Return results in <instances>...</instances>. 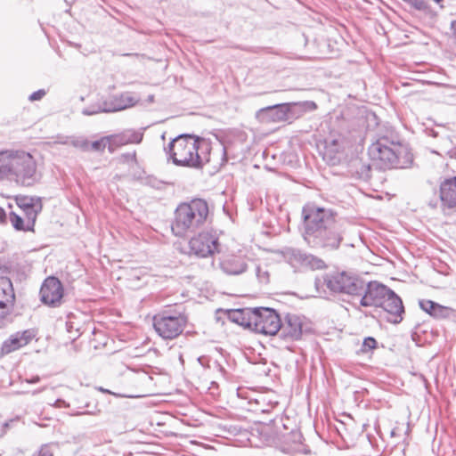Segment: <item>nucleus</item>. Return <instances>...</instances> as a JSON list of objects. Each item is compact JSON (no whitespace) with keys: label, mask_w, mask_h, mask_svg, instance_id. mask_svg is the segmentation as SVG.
<instances>
[{"label":"nucleus","mask_w":456,"mask_h":456,"mask_svg":"<svg viewBox=\"0 0 456 456\" xmlns=\"http://www.w3.org/2000/svg\"><path fill=\"white\" fill-rule=\"evenodd\" d=\"M304 239L312 248L338 249L343 240V223L336 213L314 204H306L302 209Z\"/></svg>","instance_id":"obj_1"},{"label":"nucleus","mask_w":456,"mask_h":456,"mask_svg":"<svg viewBox=\"0 0 456 456\" xmlns=\"http://www.w3.org/2000/svg\"><path fill=\"white\" fill-rule=\"evenodd\" d=\"M108 143L110 144L109 137H103L100 140L90 142V151H103Z\"/></svg>","instance_id":"obj_30"},{"label":"nucleus","mask_w":456,"mask_h":456,"mask_svg":"<svg viewBox=\"0 0 456 456\" xmlns=\"http://www.w3.org/2000/svg\"><path fill=\"white\" fill-rule=\"evenodd\" d=\"M43 206L42 202H37L36 205L30 206V208L23 210L25 215V219L27 222V229L28 231H33L37 215L42 211Z\"/></svg>","instance_id":"obj_25"},{"label":"nucleus","mask_w":456,"mask_h":456,"mask_svg":"<svg viewBox=\"0 0 456 456\" xmlns=\"http://www.w3.org/2000/svg\"><path fill=\"white\" fill-rule=\"evenodd\" d=\"M220 267L224 273L230 275H238L246 271L247 265L238 257H229L220 263Z\"/></svg>","instance_id":"obj_22"},{"label":"nucleus","mask_w":456,"mask_h":456,"mask_svg":"<svg viewBox=\"0 0 456 456\" xmlns=\"http://www.w3.org/2000/svg\"><path fill=\"white\" fill-rule=\"evenodd\" d=\"M36 336L33 330H25L12 334L5 339L1 346V354H9L20 348L27 346Z\"/></svg>","instance_id":"obj_14"},{"label":"nucleus","mask_w":456,"mask_h":456,"mask_svg":"<svg viewBox=\"0 0 456 456\" xmlns=\"http://www.w3.org/2000/svg\"><path fill=\"white\" fill-rule=\"evenodd\" d=\"M370 165L367 164H363L362 165L361 167V169L357 171L360 178L363 179V180H368L370 178Z\"/></svg>","instance_id":"obj_32"},{"label":"nucleus","mask_w":456,"mask_h":456,"mask_svg":"<svg viewBox=\"0 0 456 456\" xmlns=\"http://www.w3.org/2000/svg\"><path fill=\"white\" fill-rule=\"evenodd\" d=\"M208 216V205L202 199H193L180 204L175 210L172 231L175 236L183 237L200 228Z\"/></svg>","instance_id":"obj_4"},{"label":"nucleus","mask_w":456,"mask_h":456,"mask_svg":"<svg viewBox=\"0 0 456 456\" xmlns=\"http://www.w3.org/2000/svg\"><path fill=\"white\" fill-rule=\"evenodd\" d=\"M70 145L82 151H90V142L84 136H70Z\"/></svg>","instance_id":"obj_27"},{"label":"nucleus","mask_w":456,"mask_h":456,"mask_svg":"<svg viewBox=\"0 0 456 456\" xmlns=\"http://www.w3.org/2000/svg\"><path fill=\"white\" fill-rule=\"evenodd\" d=\"M32 456H54V446L52 444H44Z\"/></svg>","instance_id":"obj_31"},{"label":"nucleus","mask_w":456,"mask_h":456,"mask_svg":"<svg viewBox=\"0 0 456 456\" xmlns=\"http://www.w3.org/2000/svg\"><path fill=\"white\" fill-rule=\"evenodd\" d=\"M390 290L391 289L379 281H372L370 282H365L363 280V289L359 294L360 306L379 307L380 304H382V301L385 300V297L387 296Z\"/></svg>","instance_id":"obj_11"},{"label":"nucleus","mask_w":456,"mask_h":456,"mask_svg":"<svg viewBox=\"0 0 456 456\" xmlns=\"http://www.w3.org/2000/svg\"><path fill=\"white\" fill-rule=\"evenodd\" d=\"M6 219H7L6 213L4 212V210L3 208H0V223L1 224L5 223Z\"/></svg>","instance_id":"obj_39"},{"label":"nucleus","mask_w":456,"mask_h":456,"mask_svg":"<svg viewBox=\"0 0 456 456\" xmlns=\"http://www.w3.org/2000/svg\"><path fill=\"white\" fill-rule=\"evenodd\" d=\"M282 255L284 258L291 265H302L305 263H309L310 256L301 252L299 249H296L293 248H287L282 250Z\"/></svg>","instance_id":"obj_23"},{"label":"nucleus","mask_w":456,"mask_h":456,"mask_svg":"<svg viewBox=\"0 0 456 456\" xmlns=\"http://www.w3.org/2000/svg\"><path fill=\"white\" fill-rule=\"evenodd\" d=\"M256 274L258 281L262 283H267L269 281V273L267 271H264L260 266H256Z\"/></svg>","instance_id":"obj_34"},{"label":"nucleus","mask_w":456,"mask_h":456,"mask_svg":"<svg viewBox=\"0 0 456 456\" xmlns=\"http://www.w3.org/2000/svg\"><path fill=\"white\" fill-rule=\"evenodd\" d=\"M309 104H310V107H312L313 109H316V107H317L315 102H310Z\"/></svg>","instance_id":"obj_42"},{"label":"nucleus","mask_w":456,"mask_h":456,"mask_svg":"<svg viewBox=\"0 0 456 456\" xmlns=\"http://www.w3.org/2000/svg\"><path fill=\"white\" fill-rule=\"evenodd\" d=\"M41 301L50 306L60 305L63 297V287L59 279L48 277L40 289Z\"/></svg>","instance_id":"obj_12"},{"label":"nucleus","mask_w":456,"mask_h":456,"mask_svg":"<svg viewBox=\"0 0 456 456\" xmlns=\"http://www.w3.org/2000/svg\"><path fill=\"white\" fill-rule=\"evenodd\" d=\"M249 313L248 323L249 328L265 335H276L281 329V318L279 314L271 308H253Z\"/></svg>","instance_id":"obj_7"},{"label":"nucleus","mask_w":456,"mask_h":456,"mask_svg":"<svg viewBox=\"0 0 456 456\" xmlns=\"http://www.w3.org/2000/svg\"><path fill=\"white\" fill-rule=\"evenodd\" d=\"M376 345H377V341L373 338H366L364 340H363V347L364 348H368V349H373L376 347Z\"/></svg>","instance_id":"obj_37"},{"label":"nucleus","mask_w":456,"mask_h":456,"mask_svg":"<svg viewBox=\"0 0 456 456\" xmlns=\"http://www.w3.org/2000/svg\"><path fill=\"white\" fill-rule=\"evenodd\" d=\"M9 220L12 225L18 231H28L27 222L25 218H22L19 215L11 212L9 215Z\"/></svg>","instance_id":"obj_28"},{"label":"nucleus","mask_w":456,"mask_h":456,"mask_svg":"<svg viewBox=\"0 0 456 456\" xmlns=\"http://www.w3.org/2000/svg\"><path fill=\"white\" fill-rule=\"evenodd\" d=\"M67 327H68V331H69V332H70L69 328H71V327H72V326H71V324H70V323H67Z\"/></svg>","instance_id":"obj_44"},{"label":"nucleus","mask_w":456,"mask_h":456,"mask_svg":"<svg viewBox=\"0 0 456 456\" xmlns=\"http://www.w3.org/2000/svg\"><path fill=\"white\" fill-rule=\"evenodd\" d=\"M153 100V96H150V101H152Z\"/></svg>","instance_id":"obj_46"},{"label":"nucleus","mask_w":456,"mask_h":456,"mask_svg":"<svg viewBox=\"0 0 456 456\" xmlns=\"http://www.w3.org/2000/svg\"><path fill=\"white\" fill-rule=\"evenodd\" d=\"M326 285L334 292L359 297V294L363 289V279L346 272H341L329 276Z\"/></svg>","instance_id":"obj_8"},{"label":"nucleus","mask_w":456,"mask_h":456,"mask_svg":"<svg viewBox=\"0 0 456 456\" xmlns=\"http://www.w3.org/2000/svg\"><path fill=\"white\" fill-rule=\"evenodd\" d=\"M371 160L380 169L407 168L413 161L412 154L407 145L379 140L369 147Z\"/></svg>","instance_id":"obj_3"},{"label":"nucleus","mask_w":456,"mask_h":456,"mask_svg":"<svg viewBox=\"0 0 456 456\" xmlns=\"http://www.w3.org/2000/svg\"><path fill=\"white\" fill-rule=\"evenodd\" d=\"M186 317L172 310H164L153 316V327L159 337L164 339L177 338L185 328Z\"/></svg>","instance_id":"obj_6"},{"label":"nucleus","mask_w":456,"mask_h":456,"mask_svg":"<svg viewBox=\"0 0 456 456\" xmlns=\"http://www.w3.org/2000/svg\"><path fill=\"white\" fill-rule=\"evenodd\" d=\"M12 308L2 309L0 308V328L5 326L9 322V314Z\"/></svg>","instance_id":"obj_33"},{"label":"nucleus","mask_w":456,"mask_h":456,"mask_svg":"<svg viewBox=\"0 0 456 456\" xmlns=\"http://www.w3.org/2000/svg\"><path fill=\"white\" fill-rule=\"evenodd\" d=\"M142 139V134L134 131H126L122 134L111 135L109 137L110 146H121L128 143H139Z\"/></svg>","instance_id":"obj_20"},{"label":"nucleus","mask_w":456,"mask_h":456,"mask_svg":"<svg viewBox=\"0 0 456 456\" xmlns=\"http://www.w3.org/2000/svg\"><path fill=\"white\" fill-rule=\"evenodd\" d=\"M289 110L288 104H275L262 108L257 111L256 117L260 118L265 113H269L273 121H283L287 119Z\"/></svg>","instance_id":"obj_21"},{"label":"nucleus","mask_w":456,"mask_h":456,"mask_svg":"<svg viewBox=\"0 0 456 456\" xmlns=\"http://www.w3.org/2000/svg\"><path fill=\"white\" fill-rule=\"evenodd\" d=\"M37 202H41V200L34 197H23L17 200V204L22 211L30 208L32 204L36 205Z\"/></svg>","instance_id":"obj_29"},{"label":"nucleus","mask_w":456,"mask_h":456,"mask_svg":"<svg viewBox=\"0 0 456 456\" xmlns=\"http://www.w3.org/2000/svg\"><path fill=\"white\" fill-rule=\"evenodd\" d=\"M419 305L424 312L435 318H448L452 312V308L439 305L432 300L422 299L419 300Z\"/></svg>","instance_id":"obj_19"},{"label":"nucleus","mask_w":456,"mask_h":456,"mask_svg":"<svg viewBox=\"0 0 456 456\" xmlns=\"http://www.w3.org/2000/svg\"><path fill=\"white\" fill-rule=\"evenodd\" d=\"M42 390H43V389H40V390H37V391H34V392H33V394L35 395V394H37V393H38V392H41Z\"/></svg>","instance_id":"obj_45"},{"label":"nucleus","mask_w":456,"mask_h":456,"mask_svg":"<svg viewBox=\"0 0 456 456\" xmlns=\"http://www.w3.org/2000/svg\"><path fill=\"white\" fill-rule=\"evenodd\" d=\"M100 411L98 409L95 408V411H81V412H77V414L79 415V414H93V415H95L99 412Z\"/></svg>","instance_id":"obj_41"},{"label":"nucleus","mask_w":456,"mask_h":456,"mask_svg":"<svg viewBox=\"0 0 456 456\" xmlns=\"http://www.w3.org/2000/svg\"><path fill=\"white\" fill-rule=\"evenodd\" d=\"M54 406L58 407V408H61V407H65L66 408V407H69V403H66L62 399H58V400L55 401Z\"/></svg>","instance_id":"obj_38"},{"label":"nucleus","mask_w":456,"mask_h":456,"mask_svg":"<svg viewBox=\"0 0 456 456\" xmlns=\"http://www.w3.org/2000/svg\"><path fill=\"white\" fill-rule=\"evenodd\" d=\"M139 102L140 97L130 92H125L120 94L109 97L97 107L84 109L82 112L88 116L100 112H116L131 108L136 105Z\"/></svg>","instance_id":"obj_9"},{"label":"nucleus","mask_w":456,"mask_h":456,"mask_svg":"<svg viewBox=\"0 0 456 456\" xmlns=\"http://www.w3.org/2000/svg\"><path fill=\"white\" fill-rule=\"evenodd\" d=\"M39 380H40V378L38 376H35L30 379H26V382L28 384H36V383L39 382Z\"/></svg>","instance_id":"obj_40"},{"label":"nucleus","mask_w":456,"mask_h":456,"mask_svg":"<svg viewBox=\"0 0 456 456\" xmlns=\"http://www.w3.org/2000/svg\"><path fill=\"white\" fill-rule=\"evenodd\" d=\"M204 141L191 134H180L168 144V153L176 166L200 168L205 161V156L200 153Z\"/></svg>","instance_id":"obj_5"},{"label":"nucleus","mask_w":456,"mask_h":456,"mask_svg":"<svg viewBox=\"0 0 456 456\" xmlns=\"http://www.w3.org/2000/svg\"><path fill=\"white\" fill-rule=\"evenodd\" d=\"M15 299L14 290L11 280L0 277V308H12Z\"/></svg>","instance_id":"obj_18"},{"label":"nucleus","mask_w":456,"mask_h":456,"mask_svg":"<svg viewBox=\"0 0 456 456\" xmlns=\"http://www.w3.org/2000/svg\"><path fill=\"white\" fill-rule=\"evenodd\" d=\"M70 136L58 135L56 139L52 142L53 144H63L70 145Z\"/></svg>","instance_id":"obj_35"},{"label":"nucleus","mask_w":456,"mask_h":456,"mask_svg":"<svg viewBox=\"0 0 456 456\" xmlns=\"http://www.w3.org/2000/svg\"><path fill=\"white\" fill-rule=\"evenodd\" d=\"M379 307H382L389 314L388 321L390 322L397 324L402 322L404 313L403 301L392 289Z\"/></svg>","instance_id":"obj_15"},{"label":"nucleus","mask_w":456,"mask_h":456,"mask_svg":"<svg viewBox=\"0 0 456 456\" xmlns=\"http://www.w3.org/2000/svg\"><path fill=\"white\" fill-rule=\"evenodd\" d=\"M343 157V140L340 138L330 137L325 140L323 158L330 164L336 165L340 162Z\"/></svg>","instance_id":"obj_16"},{"label":"nucleus","mask_w":456,"mask_h":456,"mask_svg":"<svg viewBox=\"0 0 456 456\" xmlns=\"http://www.w3.org/2000/svg\"><path fill=\"white\" fill-rule=\"evenodd\" d=\"M440 199L443 206L450 208H456V176L441 183Z\"/></svg>","instance_id":"obj_17"},{"label":"nucleus","mask_w":456,"mask_h":456,"mask_svg":"<svg viewBox=\"0 0 456 456\" xmlns=\"http://www.w3.org/2000/svg\"><path fill=\"white\" fill-rule=\"evenodd\" d=\"M100 390H101L102 392H104V393H110L109 390H107V389H103V388H102V387L100 388Z\"/></svg>","instance_id":"obj_43"},{"label":"nucleus","mask_w":456,"mask_h":456,"mask_svg":"<svg viewBox=\"0 0 456 456\" xmlns=\"http://www.w3.org/2000/svg\"><path fill=\"white\" fill-rule=\"evenodd\" d=\"M278 333L286 341L300 339L303 334L301 317L297 314H288L284 318V322H281V329H279Z\"/></svg>","instance_id":"obj_13"},{"label":"nucleus","mask_w":456,"mask_h":456,"mask_svg":"<svg viewBox=\"0 0 456 456\" xmlns=\"http://www.w3.org/2000/svg\"><path fill=\"white\" fill-rule=\"evenodd\" d=\"M302 435L300 433H293L291 434V440L293 444L290 445H287L284 448V451L289 453H298V454H307L309 450L307 446L301 442Z\"/></svg>","instance_id":"obj_24"},{"label":"nucleus","mask_w":456,"mask_h":456,"mask_svg":"<svg viewBox=\"0 0 456 456\" xmlns=\"http://www.w3.org/2000/svg\"><path fill=\"white\" fill-rule=\"evenodd\" d=\"M0 180L14 181L23 186L33 185L37 181L33 156L24 151H0Z\"/></svg>","instance_id":"obj_2"},{"label":"nucleus","mask_w":456,"mask_h":456,"mask_svg":"<svg viewBox=\"0 0 456 456\" xmlns=\"http://www.w3.org/2000/svg\"><path fill=\"white\" fill-rule=\"evenodd\" d=\"M218 238L210 232H202L193 236L189 241L190 253L198 257H208L219 249Z\"/></svg>","instance_id":"obj_10"},{"label":"nucleus","mask_w":456,"mask_h":456,"mask_svg":"<svg viewBox=\"0 0 456 456\" xmlns=\"http://www.w3.org/2000/svg\"><path fill=\"white\" fill-rule=\"evenodd\" d=\"M45 95V91L44 89L37 90L31 94L28 97V100L31 102L39 101Z\"/></svg>","instance_id":"obj_36"},{"label":"nucleus","mask_w":456,"mask_h":456,"mask_svg":"<svg viewBox=\"0 0 456 456\" xmlns=\"http://www.w3.org/2000/svg\"><path fill=\"white\" fill-rule=\"evenodd\" d=\"M253 310V308H246V309H237L233 310L232 313H230V319L237 322L240 325L249 327V324L248 323L249 319V313Z\"/></svg>","instance_id":"obj_26"}]
</instances>
